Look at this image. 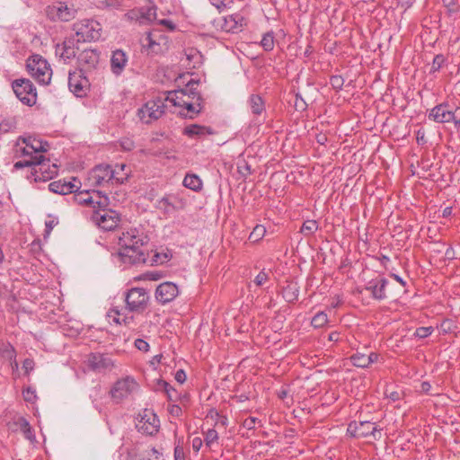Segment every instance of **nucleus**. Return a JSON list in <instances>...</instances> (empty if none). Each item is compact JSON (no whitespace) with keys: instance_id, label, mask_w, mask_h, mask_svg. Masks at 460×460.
Instances as JSON below:
<instances>
[{"instance_id":"20","label":"nucleus","mask_w":460,"mask_h":460,"mask_svg":"<svg viewBox=\"0 0 460 460\" xmlns=\"http://www.w3.org/2000/svg\"><path fill=\"white\" fill-rule=\"evenodd\" d=\"M68 87L75 95H76L77 97H83L86 95V92L89 87V83L87 78L85 76H83L81 73H69Z\"/></svg>"},{"instance_id":"27","label":"nucleus","mask_w":460,"mask_h":460,"mask_svg":"<svg viewBox=\"0 0 460 460\" xmlns=\"http://www.w3.org/2000/svg\"><path fill=\"white\" fill-rule=\"evenodd\" d=\"M251 111L255 116H261L265 112V102L259 94H252L248 101Z\"/></svg>"},{"instance_id":"3","label":"nucleus","mask_w":460,"mask_h":460,"mask_svg":"<svg viewBox=\"0 0 460 460\" xmlns=\"http://www.w3.org/2000/svg\"><path fill=\"white\" fill-rule=\"evenodd\" d=\"M428 118L436 123H453L456 129L460 128V107L443 102L433 107Z\"/></svg>"},{"instance_id":"58","label":"nucleus","mask_w":460,"mask_h":460,"mask_svg":"<svg viewBox=\"0 0 460 460\" xmlns=\"http://www.w3.org/2000/svg\"><path fill=\"white\" fill-rule=\"evenodd\" d=\"M169 401L174 402L178 399L177 391L172 386L170 389L164 392Z\"/></svg>"},{"instance_id":"36","label":"nucleus","mask_w":460,"mask_h":460,"mask_svg":"<svg viewBox=\"0 0 460 460\" xmlns=\"http://www.w3.org/2000/svg\"><path fill=\"white\" fill-rule=\"evenodd\" d=\"M442 4L447 8L449 16L460 11L459 0H442Z\"/></svg>"},{"instance_id":"41","label":"nucleus","mask_w":460,"mask_h":460,"mask_svg":"<svg viewBox=\"0 0 460 460\" xmlns=\"http://www.w3.org/2000/svg\"><path fill=\"white\" fill-rule=\"evenodd\" d=\"M22 138H19L18 139V142H17V146H18V149H17V152L21 153V155L22 156H28L29 159H34L35 158V154L33 153V151H30V147H29V143H23L24 144V146H20V142L22 141Z\"/></svg>"},{"instance_id":"14","label":"nucleus","mask_w":460,"mask_h":460,"mask_svg":"<svg viewBox=\"0 0 460 460\" xmlns=\"http://www.w3.org/2000/svg\"><path fill=\"white\" fill-rule=\"evenodd\" d=\"M84 364L89 370L95 373H104L111 370L114 367L112 358L108 354L101 352H92L88 354Z\"/></svg>"},{"instance_id":"51","label":"nucleus","mask_w":460,"mask_h":460,"mask_svg":"<svg viewBox=\"0 0 460 460\" xmlns=\"http://www.w3.org/2000/svg\"><path fill=\"white\" fill-rule=\"evenodd\" d=\"M269 279V275L264 270L259 272L254 279V283L257 286H262Z\"/></svg>"},{"instance_id":"33","label":"nucleus","mask_w":460,"mask_h":460,"mask_svg":"<svg viewBox=\"0 0 460 460\" xmlns=\"http://www.w3.org/2000/svg\"><path fill=\"white\" fill-rule=\"evenodd\" d=\"M139 10H141L140 23L155 20L156 9L155 7L140 8Z\"/></svg>"},{"instance_id":"24","label":"nucleus","mask_w":460,"mask_h":460,"mask_svg":"<svg viewBox=\"0 0 460 460\" xmlns=\"http://www.w3.org/2000/svg\"><path fill=\"white\" fill-rule=\"evenodd\" d=\"M127 64L128 57L126 52L121 49H116L112 52L111 58V69L114 75H121Z\"/></svg>"},{"instance_id":"48","label":"nucleus","mask_w":460,"mask_h":460,"mask_svg":"<svg viewBox=\"0 0 460 460\" xmlns=\"http://www.w3.org/2000/svg\"><path fill=\"white\" fill-rule=\"evenodd\" d=\"M294 106L296 111H305L307 104L305 102V100L301 97V95L296 93Z\"/></svg>"},{"instance_id":"35","label":"nucleus","mask_w":460,"mask_h":460,"mask_svg":"<svg viewBox=\"0 0 460 460\" xmlns=\"http://www.w3.org/2000/svg\"><path fill=\"white\" fill-rule=\"evenodd\" d=\"M261 45L265 51H270L273 49L275 45L273 31H269L263 35Z\"/></svg>"},{"instance_id":"52","label":"nucleus","mask_w":460,"mask_h":460,"mask_svg":"<svg viewBox=\"0 0 460 460\" xmlns=\"http://www.w3.org/2000/svg\"><path fill=\"white\" fill-rule=\"evenodd\" d=\"M146 41L147 42L146 45L149 49H154L155 46V45H159V43H157L155 40V32L154 31H149L146 33Z\"/></svg>"},{"instance_id":"30","label":"nucleus","mask_w":460,"mask_h":460,"mask_svg":"<svg viewBox=\"0 0 460 460\" xmlns=\"http://www.w3.org/2000/svg\"><path fill=\"white\" fill-rule=\"evenodd\" d=\"M15 424L20 428V429L23 433L25 438L29 439L30 441H33L35 439L33 430H32L29 421L25 418L20 417L16 420Z\"/></svg>"},{"instance_id":"29","label":"nucleus","mask_w":460,"mask_h":460,"mask_svg":"<svg viewBox=\"0 0 460 460\" xmlns=\"http://www.w3.org/2000/svg\"><path fill=\"white\" fill-rule=\"evenodd\" d=\"M182 184L184 187L198 191L202 188V181L200 178L193 173H187L183 179Z\"/></svg>"},{"instance_id":"12","label":"nucleus","mask_w":460,"mask_h":460,"mask_svg":"<svg viewBox=\"0 0 460 460\" xmlns=\"http://www.w3.org/2000/svg\"><path fill=\"white\" fill-rule=\"evenodd\" d=\"M197 83L190 81L184 89H179L176 91L169 92L166 97V101H170L174 106L184 107L187 102L197 97V101H200L201 97L196 91L194 85Z\"/></svg>"},{"instance_id":"43","label":"nucleus","mask_w":460,"mask_h":460,"mask_svg":"<svg viewBox=\"0 0 460 460\" xmlns=\"http://www.w3.org/2000/svg\"><path fill=\"white\" fill-rule=\"evenodd\" d=\"M218 439L217 431L214 429H209L205 434L206 446L210 447L214 442Z\"/></svg>"},{"instance_id":"16","label":"nucleus","mask_w":460,"mask_h":460,"mask_svg":"<svg viewBox=\"0 0 460 460\" xmlns=\"http://www.w3.org/2000/svg\"><path fill=\"white\" fill-rule=\"evenodd\" d=\"M46 13L50 20L68 22L75 18L76 11L72 7H68L65 3L59 2L48 6Z\"/></svg>"},{"instance_id":"53","label":"nucleus","mask_w":460,"mask_h":460,"mask_svg":"<svg viewBox=\"0 0 460 460\" xmlns=\"http://www.w3.org/2000/svg\"><path fill=\"white\" fill-rule=\"evenodd\" d=\"M257 422H261L257 418L255 417H248L245 419L243 422V426L246 428L247 429H252L255 427V424Z\"/></svg>"},{"instance_id":"39","label":"nucleus","mask_w":460,"mask_h":460,"mask_svg":"<svg viewBox=\"0 0 460 460\" xmlns=\"http://www.w3.org/2000/svg\"><path fill=\"white\" fill-rule=\"evenodd\" d=\"M328 322L327 314L323 312L317 313L312 319L311 324L314 328H322Z\"/></svg>"},{"instance_id":"9","label":"nucleus","mask_w":460,"mask_h":460,"mask_svg":"<svg viewBox=\"0 0 460 460\" xmlns=\"http://www.w3.org/2000/svg\"><path fill=\"white\" fill-rule=\"evenodd\" d=\"M149 298L145 288H133L125 296L127 308L130 312L143 313L147 308Z\"/></svg>"},{"instance_id":"31","label":"nucleus","mask_w":460,"mask_h":460,"mask_svg":"<svg viewBox=\"0 0 460 460\" xmlns=\"http://www.w3.org/2000/svg\"><path fill=\"white\" fill-rule=\"evenodd\" d=\"M182 108L186 111H181L180 114L190 119H193L195 116H197L201 111L202 109L200 102L194 103L192 100L187 102V104Z\"/></svg>"},{"instance_id":"62","label":"nucleus","mask_w":460,"mask_h":460,"mask_svg":"<svg viewBox=\"0 0 460 460\" xmlns=\"http://www.w3.org/2000/svg\"><path fill=\"white\" fill-rule=\"evenodd\" d=\"M156 385H157V389L163 390L164 392L167 391L168 389H170L172 387V385L168 382L162 380V379H159L157 381Z\"/></svg>"},{"instance_id":"42","label":"nucleus","mask_w":460,"mask_h":460,"mask_svg":"<svg viewBox=\"0 0 460 460\" xmlns=\"http://www.w3.org/2000/svg\"><path fill=\"white\" fill-rule=\"evenodd\" d=\"M445 61H446V58L443 55L438 54V55L435 56V58H433L432 64H431L430 73L438 72L442 67Z\"/></svg>"},{"instance_id":"8","label":"nucleus","mask_w":460,"mask_h":460,"mask_svg":"<svg viewBox=\"0 0 460 460\" xmlns=\"http://www.w3.org/2000/svg\"><path fill=\"white\" fill-rule=\"evenodd\" d=\"M16 97L24 104L32 106L37 101V92L30 79H16L12 84Z\"/></svg>"},{"instance_id":"18","label":"nucleus","mask_w":460,"mask_h":460,"mask_svg":"<svg viewBox=\"0 0 460 460\" xmlns=\"http://www.w3.org/2000/svg\"><path fill=\"white\" fill-rule=\"evenodd\" d=\"M179 294V289L173 282L166 281L160 284L155 290L156 300L164 305L172 302Z\"/></svg>"},{"instance_id":"7","label":"nucleus","mask_w":460,"mask_h":460,"mask_svg":"<svg viewBox=\"0 0 460 460\" xmlns=\"http://www.w3.org/2000/svg\"><path fill=\"white\" fill-rule=\"evenodd\" d=\"M101 24L94 20H84L74 24L76 42L96 40L101 37Z\"/></svg>"},{"instance_id":"56","label":"nucleus","mask_w":460,"mask_h":460,"mask_svg":"<svg viewBox=\"0 0 460 460\" xmlns=\"http://www.w3.org/2000/svg\"><path fill=\"white\" fill-rule=\"evenodd\" d=\"M174 460H185V454L183 447L176 446L174 448Z\"/></svg>"},{"instance_id":"5","label":"nucleus","mask_w":460,"mask_h":460,"mask_svg":"<svg viewBox=\"0 0 460 460\" xmlns=\"http://www.w3.org/2000/svg\"><path fill=\"white\" fill-rule=\"evenodd\" d=\"M89 180L92 181V184L95 186L105 185L111 181L122 184L128 180V173L119 176V171L117 169H112L109 164H100L92 170Z\"/></svg>"},{"instance_id":"26","label":"nucleus","mask_w":460,"mask_h":460,"mask_svg":"<svg viewBox=\"0 0 460 460\" xmlns=\"http://www.w3.org/2000/svg\"><path fill=\"white\" fill-rule=\"evenodd\" d=\"M22 143H29L30 151H33L35 155H40V153L47 152L49 145L47 141H42L36 137H28L22 139Z\"/></svg>"},{"instance_id":"23","label":"nucleus","mask_w":460,"mask_h":460,"mask_svg":"<svg viewBox=\"0 0 460 460\" xmlns=\"http://www.w3.org/2000/svg\"><path fill=\"white\" fill-rule=\"evenodd\" d=\"M75 42L76 40L74 37L66 38L62 45L57 46L56 54L59 55L65 61L72 59L76 55Z\"/></svg>"},{"instance_id":"44","label":"nucleus","mask_w":460,"mask_h":460,"mask_svg":"<svg viewBox=\"0 0 460 460\" xmlns=\"http://www.w3.org/2000/svg\"><path fill=\"white\" fill-rule=\"evenodd\" d=\"M22 395H23L24 401L31 402V403H33L37 399L36 392L31 387H28V388L24 389L22 392Z\"/></svg>"},{"instance_id":"10","label":"nucleus","mask_w":460,"mask_h":460,"mask_svg":"<svg viewBox=\"0 0 460 460\" xmlns=\"http://www.w3.org/2000/svg\"><path fill=\"white\" fill-rule=\"evenodd\" d=\"M186 205L187 200L180 193H169L156 201L155 208L164 216L168 217L175 211L183 210Z\"/></svg>"},{"instance_id":"49","label":"nucleus","mask_w":460,"mask_h":460,"mask_svg":"<svg viewBox=\"0 0 460 460\" xmlns=\"http://www.w3.org/2000/svg\"><path fill=\"white\" fill-rule=\"evenodd\" d=\"M433 332L432 327H420L415 331V335L419 338H426L429 336Z\"/></svg>"},{"instance_id":"45","label":"nucleus","mask_w":460,"mask_h":460,"mask_svg":"<svg viewBox=\"0 0 460 460\" xmlns=\"http://www.w3.org/2000/svg\"><path fill=\"white\" fill-rule=\"evenodd\" d=\"M344 79L341 75H332L330 78V84L335 90H341L343 86Z\"/></svg>"},{"instance_id":"1","label":"nucleus","mask_w":460,"mask_h":460,"mask_svg":"<svg viewBox=\"0 0 460 460\" xmlns=\"http://www.w3.org/2000/svg\"><path fill=\"white\" fill-rule=\"evenodd\" d=\"M146 239L137 229L123 232L119 238V251L117 256L119 261L127 265L145 263L146 255L142 246L146 243Z\"/></svg>"},{"instance_id":"17","label":"nucleus","mask_w":460,"mask_h":460,"mask_svg":"<svg viewBox=\"0 0 460 460\" xmlns=\"http://www.w3.org/2000/svg\"><path fill=\"white\" fill-rule=\"evenodd\" d=\"M159 423L160 421L154 412L145 410L137 428L141 433L152 436L158 432Z\"/></svg>"},{"instance_id":"21","label":"nucleus","mask_w":460,"mask_h":460,"mask_svg":"<svg viewBox=\"0 0 460 460\" xmlns=\"http://www.w3.org/2000/svg\"><path fill=\"white\" fill-rule=\"evenodd\" d=\"M76 178L71 180H58L52 181L49 184V190L57 194L66 195L70 193H75L80 189V185L75 184Z\"/></svg>"},{"instance_id":"50","label":"nucleus","mask_w":460,"mask_h":460,"mask_svg":"<svg viewBox=\"0 0 460 460\" xmlns=\"http://www.w3.org/2000/svg\"><path fill=\"white\" fill-rule=\"evenodd\" d=\"M34 367L35 363L32 358H25L22 362V369L25 375H29L34 369Z\"/></svg>"},{"instance_id":"46","label":"nucleus","mask_w":460,"mask_h":460,"mask_svg":"<svg viewBox=\"0 0 460 460\" xmlns=\"http://www.w3.org/2000/svg\"><path fill=\"white\" fill-rule=\"evenodd\" d=\"M100 4L102 7L119 9L121 6L122 0H101Z\"/></svg>"},{"instance_id":"63","label":"nucleus","mask_w":460,"mask_h":460,"mask_svg":"<svg viewBox=\"0 0 460 460\" xmlns=\"http://www.w3.org/2000/svg\"><path fill=\"white\" fill-rule=\"evenodd\" d=\"M57 225H58V220H56V219H54V218H53V219H50V220H49V221H46V223H45V226H46V230H45V231H46V234H49L52 231V229L54 228V226H57Z\"/></svg>"},{"instance_id":"47","label":"nucleus","mask_w":460,"mask_h":460,"mask_svg":"<svg viewBox=\"0 0 460 460\" xmlns=\"http://www.w3.org/2000/svg\"><path fill=\"white\" fill-rule=\"evenodd\" d=\"M141 10L133 9L124 14L128 21H138L140 22Z\"/></svg>"},{"instance_id":"37","label":"nucleus","mask_w":460,"mask_h":460,"mask_svg":"<svg viewBox=\"0 0 460 460\" xmlns=\"http://www.w3.org/2000/svg\"><path fill=\"white\" fill-rule=\"evenodd\" d=\"M266 229L261 225H257L252 232L249 235V240L252 243H256L263 238L265 235Z\"/></svg>"},{"instance_id":"57","label":"nucleus","mask_w":460,"mask_h":460,"mask_svg":"<svg viewBox=\"0 0 460 460\" xmlns=\"http://www.w3.org/2000/svg\"><path fill=\"white\" fill-rule=\"evenodd\" d=\"M416 139L417 143L419 145H424L427 143L426 137H425V130L423 128H420L416 132Z\"/></svg>"},{"instance_id":"60","label":"nucleus","mask_w":460,"mask_h":460,"mask_svg":"<svg viewBox=\"0 0 460 460\" xmlns=\"http://www.w3.org/2000/svg\"><path fill=\"white\" fill-rule=\"evenodd\" d=\"M203 441L200 438L196 437L192 439L191 446L195 452H199L201 448Z\"/></svg>"},{"instance_id":"15","label":"nucleus","mask_w":460,"mask_h":460,"mask_svg":"<svg viewBox=\"0 0 460 460\" xmlns=\"http://www.w3.org/2000/svg\"><path fill=\"white\" fill-rule=\"evenodd\" d=\"M138 389V384L129 376L118 380L111 390V398L119 402Z\"/></svg>"},{"instance_id":"40","label":"nucleus","mask_w":460,"mask_h":460,"mask_svg":"<svg viewBox=\"0 0 460 460\" xmlns=\"http://www.w3.org/2000/svg\"><path fill=\"white\" fill-rule=\"evenodd\" d=\"M16 127L14 119H4L0 122V135L13 131Z\"/></svg>"},{"instance_id":"2","label":"nucleus","mask_w":460,"mask_h":460,"mask_svg":"<svg viewBox=\"0 0 460 460\" xmlns=\"http://www.w3.org/2000/svg\"><path fill=\"white\" fill-rule=\"evenodd\" d=\"M97 206L92 207V212L89 215L91 221L99 228L105 231L114 230L119 221L120 217L117 211L109 208V198L105 195L102 196V192L98 191Z\"/></svg>"},{"instance_id":"64","label":"nucleus","mask_w":460,"mask_h":460,"mask_svg":"<svg viewBox=\"0 0 460 460\" xmlns=\"http://www.w3.org/2000/svg\"><path fill=\"white\" fill-rule=\"evenodd\" d=\"M128 166L125 164H116L113 169H117L119 171V176H122L124 173H128V176L129 175V171L127 172L126 169Z\"/></svg>"},{"instance_id":"55","label":"nucleus","mask_w":460,"mask_h":460,"mask_svg":"<svg viewBox=\"0 0 460 460\" xmlns=\"http://www.w3.org/2000/svg\"><path fill=\"white\" fill-rule=\"evenodd\" d=\"M34 159H26L23 161H18L14 164L13 167L15 169H22L23 167L33 166Z\"/></svg>"},{"instance_id":"4","label":"nucleus","mask_w":460,"mask_h":460,"mask_svg":"<svg viewBox=\"0 0 460 460\" xmlns=\"http://www.w3.org/2000/svg\"><path fill=\"white\" fill-rule=\"evenodd\" d=\"M28 73L43 85L49 84L52 76V69L48 61L40 55L31 56L26 62Z\"/></svg>"},{"instance_id":"25","label":"nucleus","mask_w":460,"mask_h":460,"mask_svg":"<svg viewBox=\"0 0 460 460\" xmlns=\"http://www.w3.org/2000/svg\"><path fill=\"white\" fill-rule=\"evenodd\" d=\"M99 190L97 191H93V195H95V197H93L89 191H80V192H75L73 199L75 200V202H76L77 204H80V205H87L89 206V210L87 211V214H91L92 212V207L93 206H97L96 205V201H98V192Z\"/></svg>"},{"instance_id":"59","label":"nucleus","mask_w":460,"mask_h":460,"mask_svg":"<svg viewBox=\"0 0 460 460\" xmlns=\"http://www.w3.org/2000/svg\"><path fill=\"white\" fill-rule=\"evenodd\" d=\"M186 373L182 369L177 370L174 376L175 380L180 384H183L186 381Z\"/></svg>"},{"instance_id":"11","label":"nucleus","mask_w":460,"mask_h":460,"mask_svg":"<svg viewBox=\"0 0 460 460\" xmlns=\"http://www.w3.org/2000/svg\"><path fill=\"white\" fill-rule=\"evenodd\" d=\"M381 428H378L375 423L363 420V421H351L347 429V432L354 438H367L372 437L375 440L381 438Z\"/></svg>"},{"instance_id":"19","label":"nucleus","mask_w":460,"mask_h":460,"mask_svg":"<svg viewBox=\"0 0 460 460\" xmlns=\"http://www.w3.org/2000/svg\"><path fill=\"white\" fill-rule=\"evenodd\" d=\"M100 53L96 49H86L77 57V63L82 71H91L99 63Z\"/></svg>"},{"instance_id":"34","label":"nucleus","mask_w":460,"mask_h":460,"mask_svg":"<svg viewBox=\"0 0 460 460\" xmlns=\"http://www.w3.org/2000/svg\"><path fill=\"white\" fill-rule=\"evenodd\" d=\"M318 229V223L315 220H306L303 223L300 232L305 235L313 234Z\"/></svg>"},{"instance_id":"61","label":"nucleus","mask_w":460,"mask_h":460,"mask_svg":"<svg viewBox=\"0 0 460 460\" xmlns=\"http://www.w3.org/2000/svg\"><path fill=\"white\" fill-rule=\"evenodd\" d=\"M210 3L219 11H223L226 7V0H209Z\"/></svg>"},{"instance_id":"54","label":"nucleus","mask_w":460,"mask_h":460,"mask_svg":"<svg viewBox=\"0 0 460 460\" xmlns=\"http://www.w3.org/2000/svg\"><path fill=\"white\" fill-rule=\"evenodd\" d=\"M135 346L140 351L146 352L149 350V344L142 339H137L135 341Z\"/></svg>"},{"instance_id":"13","label":"nucleus","mask_w":460,"mask_h":460,"mask_svg":"<svg viewBox=\"0 0 460 460\" xmlns=\"http://www.w3.org/2000/svg\"><path fill=\"white\" fill-rule=\"evenodd\" d=\"M164 101L161 98L150 100L138 110V117L140 120L146 124H149L163 116L164 113Z\"/></svg>"},{"instance_id":"38","label":"nucleus","mask_w":460,"mask_h":460,"mask_svg":"<svg viewBox=\"0 0 460 460\" xmlns=\"http://www.w3.org/2000/svg\"><path fill=\"white\" fill-rule=\"evenodd\" d=\"M206 130H207V128L197 125V124H193V125L188 126L184 128V134L189 137H194V136L203 135Z\"/></svg>"},{"instance_id":"22","label":"nucleus","mask_w":460,"mask_h":460,"mask_svg":"<svg viewBox=\"0 0 460 460\" xmlns=\"http://www.w3.org/2000/svg\"><path fill=\"white\" fill-rule=\"evenodd\" d=\"M388 284V280L385 278L372 279L367 282L366 290L371 293L374 299L384 300L386 298L385 288Z\"/></svg>"},{"instance_id":"32","label":"nucleus","mask_w":460,"mask_h":460,"mask_svg":"<svg viewBox=\"0 0 460 460\" xmlns=\"http://www.w3.org/2000/svg\"><path fill=\"white\" fill-rule=\"evenodd\" d=\"M350 361L357 367H368L367 355L360 352H356L350 357Z\"/></svg>"},{"instance_id":"28","label":"nucleus","mask_w":460,"mask_h":460,"mask_svg":"<svg viewBox=\"0 0 460 460\" xmlns=\"http://www.w3.org/2000/svg\"><path fill=\"white\" fill-rule=\"evenodd\" d=\"M299 295V286L296 282H288L282 289L283 298L288 303H294Z\"/></svg>"},{"instance_id":"6","label":"nucleus","mask_w":460,"mask_h":460,"mask_svg":"<svg viewBox=\"0 0 460 460\" xmlns=\"http://www.w3.org/2000/svg\"><path fill=\"white\" fill-rule=\"evenodd\" d=\"M49 159L40 154L35 155L34 164L31 172L30 178H32L34 181H46L52 179L58 174V166L53 164H49Z\"/></svg>"}]
</instances>
